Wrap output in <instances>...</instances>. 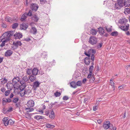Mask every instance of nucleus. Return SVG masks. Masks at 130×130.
Instances as JSON below:
<instances>
[{
    "label": "nucleus",
    "mask_w": 130,
    "mask_h": 130,
    "mask_svg": "<svg viewBox=\"0 0 130 130\" xmlns=\"http://www.w3.org/2000/svg\"><path fill=\"white\" fill-rule=\"evenodd\" d=\"M102 122V120H97V122L99 124L101 123Z\"/></svg>",
    "instance_id": "69168bd1"
},
{
    "label": "nucleus",
    "mask_w": 130,
    "mask_h": 130,
    "mask_svg": "<svg viewBox=\"0 0 130 130\" xmlns=\"http://www.w3.org/2000/svg\"><path fill=\"white\" fill-rule=\"evenodd\" d=\"M39 18L36 15H34L32 17V20L36 22L38 21L39 20Z\"/></svg>",
    "instance_id": "a878e982"
},
{
    "label": "nucleus",
    "mask_w": 130,
    "mask_h": 130,
    "mask_svg": "<svg viewBox=\"0 0 130 130\" xmlns=\"http://www.w3.org/2000/svg\"><path fill=\"white\" fill-rule=\"evenodd\" d=\"M14 85L13 83H8L6 84V86L8 89L10 90H11L13 87Z\"/></svg>",
    "instance_id": "f8f14e48"
},
{
    "label": "nucleus",
    "mask_w": 130,
    "mask_h": 130,
    "mask_svg": "<svg viewBox=\"0 0 130 130\" xmlns=\"http://www.w3.org/2000/svg\"><path fill=\"white\" fill-rule=\"evenodd\" d=\"M2 40L3 41L2 42V43L0 45V46L1 47H3L5 45V42L7 41V40H4L3 39H2Z\"/></svg>",
    "instance_id": "e433bc0d"
},
{
    "label": "nucleus",
    "mask_w": 130,
    "mask_h": 130,
    "mask_svg": "<svg viewBox=\"0 0 130 130\" xmlns=\"http://www.w3.org/2000/svg\"><path fill=\"white\" fill-rule=\"evenodd\" d=\"M110 122L109 121H106L104 122L103 125V127L105 129H108L110 127Z\"/></svg>",
    "instance_id": "20e7f679"
},
{
    "label": "nucleus",
    "mask_w": 130,
    "mask_h": 130,
    "mask_svg": "<svg viewBox=\"0 0 130 130\" xmlns=\"http://www.w3.org/2000/svg\"><path fill=\"white\" fill-rule=\"evenodd\" d=\"M115 8L117 9H120L121 8L120 6L117 3L115 4Z\"/></svg>",
    "instance_id": "f704fd0d"
},
{
    "label": "nucleus",
    "mask_w": 130,
    "mask_h": 130,
    "mask_svg": "<svg viewBox=\"0 0 130 130\" xmlns=\"http://www.w3.org/2000/svg\"><path fill=\"white\" fill-rule=\"evenodd\" d=\"M28 27V24L27 23H23L20 25V29L21 30H26Z\"/></svg>",
    "instance_id": "423d86ee"
},
{
    "label": "nucleus",
    "mask_w": 130,
    "mask_h": 130,
    "mask_svg": "<svg viewBox=\"0 0 130 130\" xmlns=\"http://www.w3.org/2000/svg\"><path fill=\"white\" fill-rule=\"evenodd\" d=\"M51 112L49 115V117L52 119H53L54 118V113L53 110L51 109Z\"/></svg>",
    "instance_id": "412c9836"
},
{
    "label": "nucleus",
    "mask_w": 130,
    "mask_h": 130,
    "mask_svg": "<svg viewBox=\"0 0 130 130\" xmlns=\"http://www.w3.org/2000/svg\"><path fill=\"white\" fill-rule=\"evenodd\" d=\"M84 54L86 55L88 57H89L90 56V54H87L86 52H85Z\"/></svg>",
    "instance_id": "338daca9"
},
{
    "label": "nucleus",
    "mask_w": 130,
    "mask_h": 130,
    "mask_svg": "<svg viewBox=\"0 0 130 130\" xmlns=\"http://www.w3.org/2000/svg\"><path fill=\"white\" fill-rule=\"evenodd\" d=\"M13 45L17 48L18 46H20L22 45V43L20 41H14L13 43Z\"/></svg>",
    "instance_id": "1a4fd4ad"
},
{
    "label": "nucleus",
    "mask_w": 130,
    "mask_h": 130,
    "mask_svg": "<svg viewBox=\"0 0 130 130\" xmlns=\"http://www.w3.org/2000/svg\"><path fill=\"white\" fill-rule=\"evenodd\" d=\"M128 25H125L121 26L120 27V28L123 30H126L128 29Z\"/></svg>",
    "instance_id": "393cba45"
},
{
    "label": "nucleus",
    "mask_w": 130,
    "mask_h": 130,
    "mask_svg": "<svg viewBox=\"0 0 130 130\" xmlns=\"http://www.w3.org/2000/svg\"><path fill=\"white\" fill-rule=\"evenodd\" d=\"M10 93V90H7L5 92V94L6 96H7L9 95Z\"/></svg>",
    "instance_id": "603ef678"
},
{
    "label": "nucleus",
    "mask_w": 130,
    "mask_h": 130,
    "mask_svg": "<svg viewBox=\"0 0 130 130\" xmlns=\"http://www.w3.org/2000/svg\"><path fill=\"white\" fill-rule=\"evenodd\" d=\"M89 57H86L85 59L84 62L86 64L89 65L90 62Z\"/></svg>",
    "instance_id": "aec40b11"
},
{
    "label": "nucleus",
    "mask_w": 130,
    "mask_h": 130,
    "mask_svg": "<svg viewBox=\"0 0 130 130\" xmlns=\"http://www.w3.org/2000/svg\"><path fill=\"white\" fill-rule=\"evenodd\" d=\"M61 93L60 92H56V93H54V95L56 97H59L61 95Z\"/></svg>",
    "instance_id": "79ce46f5"
},
{
    "label": "nucleus",
    "mask_w": 130,
    "mask_h": 130,
    "mask_svg": "<svg viewBox=\"0 0 130 130\" xmlns=\"http://www.w3.org/2000/svg\"><path fill=\"white\" fill-rule=\"evenodd\" d=\"M5 20V21L10 23H11L12 22V18L8 16L6 17Z\"/></svg>",
    "instance_id": "4be33fe9"
},
{
    "label": "nucleus",
    "mask_w": 130,
    "mask_h": 130,
    "mask_svg": "<svg viewBox=\"0 0 130 130\" xmlns=\"http://www.w3.org/2000/svg\"><path fill=\"white\" fill-rule=\"evenodd\" d=\"M117 3L120 6L121 8L124 6H127V2L123 1L122 0H118Z\"/></svg>",
    "instance_id": "7ed1b4c3"
},
{
    "label": "nucleus",
    "mask_w": 130,
    "mask_h": 130,
    "mask_svg": "<svg viewBox=\"0 0 130 130\" xmlns=\"http://www.w3.org/2000/svg\"><path fill=\"white\" fill-rule=\"evenodd\" d=\"M103 43L102 42H101L98 44V45L97 46V47L98 48H101L103 45Z\"/></svg>",
    "instance_id": "37998d69"
},
{
    "label": "nucleus",
    "mask_w": 130,
    "mask_h": 130,
    "mask_svg": "<svg viewBox=\"0 0 130 130\" xmlns=\"http://www.w3.org/2000/svg\"><path fill=\"white\" fill-rule=\"evenodd\" d=\"M5 90V89L4 88H2L1 89V91L2 92H4Z\"/></svg>",
    "instance_id": "774afa93"
},
{
    "label": "nucleus",
    "mask_w": 130,
    "mask_h": 130,
    "mask_svg": "<svg viewBox=\"0 0 130 130\" xmlns=\"http://www.w3.org/2000/svg\"><path fill=\"white\" fill-rule=\"evenodd\" d=\"M124 13L126 14H128L130 13V9L129 8L125 9Z\"/></svg>",
    "instance_id": "c756f323"
},
{
    "label": "nucleus",
    "mask_w": 130,
    "mask_h": 130,
    "mask_svg": "<svg viewBox=\"0 0 130 130\" xmlns=\"http://www.w3.org/2000/svg\"><path fill=\"white\" fill-rule=\"evenodd\" d=\"M87 81V79L86 78H84L82 80L83 83L84 84H85Z\"/></svg>",
    "instance_id": "0e129e2a"
},
{
    "label": "nucleus",
    "mask_w": 130,
    "mask_h": 130,
    "mask_svg": "<svg viewBox=\"0 0 130 130\" xmlns=\"http://www.w3.org/2000/svg\"><path fill=\"white\" fill-rule=\"evenodd\" d=\"M7 99L6 98H4L3 99V104H4V103L7 102Z\"/></svg>",
    "instance_id": "6e6d98bb"
},
{
    "label": "nucleus",
    "mask_w": 130,
    "mask_h": 130,
    "mask_svg": "<svg viewBox=\"0 0 130 130\" xmlns=\"http://www.w3.org/2000/svg\"><path fill=\"white\" fill-rule=\"evenodd\" d=\"M91 32H96L97 31H96L95 29H91L90 30Z\"/></svg>",
    "instance_id": "052dcab7"
},
{
    "label": "nucleus",
    "mask_w": 130,
    "mask_h": 130,
    "mask_svg": "<svg viewBox=\"0 0 130 130\" xmlns=\"http://www.w3.org/2000/svg\"><path fill=\"white\" fill-rule=\"evenodd\" d=\"M14 121L13 120L11 119H10L9 120V124H10L12 125L14 123Z\"/></svg>",
    "instance_id": "a19ab883"
},
{
    "label": "nucleus",
    "mask_w": 130,
    "mask_h": 130,
    "mask_svg": "<svg viewBox=\"0 0 130 130\" xmlns=\"http://www.w3.org/2000/svg\"><path fill=\"white\" fill-rule=\"evenodd\" d=\"M93 110L94 111H96L97 109V107L96 106H94L93 107Z\"/></svg>",
    "instance_id": "bf43d9fd"
},
{
    "label": "nucleus",
    "mask_w": 130,
    "mask_h": 130,
    "mask_svg": "<svg viewBox=\"0 0 130 130\" xmlns=\"http://www.w3.org/2000/svg\"><path fill=\"white\" fill-rule=\"evenodd\" d=\"M12 51L11 50H7L5 53V55L6 57L10 56L12 54Z\"/></svg>",
    "instance_id": "9b49d317"
},
{
    "label": "nucleus",
    "mask_w": 130,
    "mask_h": 130,
    "mask_svg": "<svg viewBox=\"0 0 130 130\" xmlns=\"http://www.w3.org/2000/svg\"><path fill=\"white\" fill-rule=\"evenodd\" d=\"M110 35L112 36H116L118 35V33H110Z\"/></svg>",
    "instance_id": "864d4df0"
},
{
    "label": "nucleus",
    "mask_w": 130,
    "mask_h": 130,
    "mask_svg": "<svg viewBox=\"0 0 130 130\" xmlns=\"http://www.w3.org/2000/svg\"><path fill=\"white\" fill-rule=\"evenodd\" d=\"M95 80V78L94 77L92 76L90 79V81L91 83H93L94 80Z\"/></svg>",
    "instance_id": "8fccbe9b"
},
{
    "label": "nucleus",
    "mask_w": 130,
    "mask_h": 130,
    "mask_svg": "<svg viewBox=\"0 0 130 130\" xmlns=\"http://www.w3.org/2000/svg\"><path fill=\"white\" fill-rule=\"evenodd\" d=\"M76 84V86H82V83L81 81H78L77 82Z\"/></svg>",
    "instance_id": "58836bf2"
},
{
    "label": "nucleus",
    "mask_w": 130,
    "mask_h": 130,
    "mask_svg": "<svg viewBox=\"0 0 130 130\" xmlns=\"http://www.w3.org/2000/svg\"><path fill=\"white\" fill-rule=\"evenodd\" d=\"M26 73L28 75H31L32 73V70L31 69H26Z\"/></svg>",
    "instance_id": "c85d7f7f"
},
{
    "label": "nucleus",
    "mask_w": 130,
    "mask_h": 130,
    "mask_svg": "<svg viewBox=\"0 0 130 130\" xmlns=\"http://www.w3.org/2000/svg\"><path fill=\"white\" fill-rule=\"evenodd\" d=\"M27 105L29 107H31L34 106V102L32 100H30L28 102Z\"/></svg>",
    "instance_id": "6e6552de"
},
{
    "label": "nucleus",
    "mask_w": 130,
    "mask_h": 130,
    "mask_svg": "<svg viewBox=\"0 0 130 130\" xmlns=\"http://www.w3.org/2000/svg\"><path fill=\"white\" fill-rule=\"evenodd\" d=\"M110 85H111L112 86V88H113V90H114V84L115 83H114V82H113V81H110Z\"/></svg>",
    "instance_id": "c03bdc74"
},
{
    "label": "nucleus",
    "mask_w": 130,
    "mask_h": 130,
    "mask_svg": "<svg viewBox=\"0 0 130 130\" xmlns=\"http://www.w3.org/2000/svg\"><path fill=\"white\" fill-rule=\"evenodd\" d=\"M32 38L31 37H27L26 38L24 39V40L26 41L29 42L31 40V39Z\"/></svg>",
    "instance_id": "72a5a7b5"
},
{
    "label": "nucleus",
    "mask_w": 130,
    "mask_h": 130,
    "mask_svg": "<svg viewBox=\"0 0 130 130\" xmlns=\"http://www.w3.org/2000/svg\"><path fill=\"white\" fill-rule=\"evenodd\" d=\"M46 3L47 1L46 0H40V3L42 4H44Z\"/></svg>",
    "instance_id": "a18cd8bd"
},
{
    "label": "nucleus",
    "mask_w": 130,
    "mask_h": 130,
    "mask_svg": "<svg viewBox=\"0 0 130 130\" xmlns=\"http://www.w3.org/2000/svg\"><path fill=\"white\" fill-rule=\"evenodd\" d=\"M97 39L95 37L93 36H91L90 38L89 42L92 45L96 44L97 42Z\"/></svg>",
    "instance_id": "f03ea898"
},
{
    "label": "nucleus",
    "mask_w": 130,
    "mask_h": 130,
    "mask_svg": "<svg viewBox=\"0 0 130 130\" xmlns=\"http://www.w3.org/2000/svg\"><path fill=\"white\" fill-rule=\"evenodd\" d=\"M91 75H92V73H89V74H88V75L87 76V78H90L91 77Z\"/></svg>",
    "instance_id": "13d9d810"
},
{
    "label": "nucleus",
    "mask_w": 130,
    "mask_h": 130,
    "mask_svg": "<svg viewBox=\"0 0 130 130\" xmlns=\"http://www.w3.org/2000/svg\"><path fill=\"white\" fill-rule=\"evenodd\" d=\"M14 38L16 39H20L22 38V35L20 33H16L14 35Z\"/></svg>",
    "instance_id": "4468645a"
},
{
    "label": "nucleus",
    "mask_w": 130,
    "mask_h": 130,
    "mask_svg": "<svg viewBox=\"0 0 130 130\" xmlns=\"http://www.w3.org/2000/svg\"><path fill=\"white\" fill-rule=\"evenodd\" d=\"M120 23L123 24L127 22L128 21V20L125 18L120 19L119 21Z\"/></svg>",
    "instance_id": "b1692460"
},
{
    "label": "nucleus",
    "mask_w": 130,
    "mask_h": 130,
    "mask_svg": "<svg viewBox=\"0 0 130 130\" xmlns=\"http://www.w3.org/2000/svg\"><path fill=\"white\" fill-rule=\"evenodd\" d=\"M19 100V99L18 98H16L14 99L13 100V102L14 103L17 102Z\"/></svg>",
    "instance_id": "3c124183"
},
{
    "label": "nucleus",
    "mask_w": 130,
    "mask_h": 130,
    "mask_svg": "<svg viewBox=\"0 0 130 130\" xmlns=\"http://www.w3.org/2000/svg\"><path fill=\"white\" fill-rule=\"evenodd\" d=\"M7 82V80L5 78L2 79L1 81V84L2 85L4 84L5 83H6Z\"/></svg>",
    "instance_id": "473e14b6"
},
{
    "label": "nucleus",
    "mask_w": 130,
    "mask_h": 130,
    "mask_svg": "<svg viewBox=\"0 0 130 130\" xmlns=\"http://www.w3.org/2000/svg\"><path fill=\"white\" fill-rule=\"evenodd\" d=\"M39 70L37 68H35L32 70V75L36 76L38 74Z\"/></svg>",
    "instance_id": "2eb2a0df"
},
{
    "label": "nucleus",
    "mask_w": 130,
    "mask_h": 130,
    "mask_svg": "<svg viewBox=\"0 0 130 130\" xmlns=\"http://www.w3.org/2000/svg\"><path fill=\"white\" fill-rule=\"evenodd\" d=\"M29 79L31 82H33L36 79V76L32 74L30 75L29 76Z\"/></svg>",
    "instance_id": "f3484780"
},
{
    "label": "nucleus",
    "mask_w": 130,
    "mask_h": 130,
    "mask_svg": "<svg viewBox=\"0 0 130 130\" xmlns=\"http://www.w3.org/2000/svg\"><path fill=\"white\" fill-rule=\"evenodd\" d=\"M32 11L31 10H29V12L27 13V15L30 16L32 15Z\"/></svg>",
    "instance_id": "49530a36"
},
{
    "label": "nucleus",
    "mask_w": 130,
    "mask_h": 130,
    "mask_svg": "<svg viewBox=\"0 0 130 130\" xmlns=\"http://www.w3.org/2000/svg\"><path fill=\"white\" fill-rule=\"evenodd\" d=\"M94 54H93L91 55V59L93 61L94 60Z\"/></svg>",
    "instance_id": "680f3d73"
},
{
    "label": "nucleus",
    "mask_w": 130,
    "mask_h": 130,
    "mask_svg": "<svg viewBox=\"0 0 130 130\" xmlns=\"http://www.w3.org/2000/svg\"><path fill=\"white\" fill-rule=\"evenodd\" d=\"M98 31H99V32H105L104 29L102 27L98 28Z\"/></svg>",
    "instance_id": "c9c22d12"
},
{
    "label": "nucleus",
    "mask_w": 130,
    "mask_h": 130,
    "mask_svg": "<svg viewBox=\"0 0 130 130\" xmlns=\"http://www.w3.org/2000/svg\"><path fill=\"white\" fill-rule=\"evenodd\" d=\"M11 35V33H4L3 36H4V37L5 39L6 38V40H7V39L9 40V37Z\"/></svg>",
    "instance_id": "ddd939ff"
},
{
    "label": "nucleus",
    "mask_w": 130,
    "mask_h": 130,
    "mask_svg": "<svg viewBox=\"0 0 130 130\" xmlns=\"http://www.w3.org/2000/svg\"><path fill=\"white\" fill-rule=\"evenodd\" d=\"M104 27L107 32H111L112 30V27L111 26H107Z\"/></svg>",
    "instance_id": "6ab92c4d"
},
{
    "label": "nucleus",
    "mask_w": 130,
    "mask_h": 130,
    "mask_svg": "<svg viewBox=\"0 0 130 130\" xmlns=\"http://www.w3.org/2000/svg\"><path fill=\"white\" fill-rule=\"evenodd\" d=\"M28 79L29 78H28V77L26 76H24L23 78V79L24 81L25 82L27 81L28 80Z\"/></svg>",
    "instance_id": "09e8293b"
},
{
    "label": "nucleus",
    "mask_w": 130,
    "mask_h": 130,
    "mask_svg": "<svg viewBox=\"0 0 130 130\" xmlns=\"http://www.w3.org/2000/svg\"><path fill=\"white\" fill-rule=\"evenodd\" d=\"M18 26V24L17 23H16L13 24L12 26V27L13 29L16 28Z\"/></svg>",
    "instance_id": "4c0bfd02"
},
{
    "label": "nucleus",
    "mask_w": 130,
    "mask_h": 130,
    "mask_svg": "<svg viewBox=\"0 0 130 130\" xmlns=\"http://www.w3.org/2000/svg\"><path fill=\"white\" fill-rule=\"evenodd\" d=\"M69 99V97L66 96H64L63 97V99L64 100H67Z\"/></svg>",
    "instance_id": "5fc2aeb1"
},
{
    "label": "nucleus",
    "mask_w": 130,
    "mask_h": 130,
    "mask_svg": "<svg viewBox=\"0 0 130 130\" xmlns=\"http://www.w3.org/2000/svg\"><path fill=\"white\" fill-rule=\"evenodd\" d=\"M46 126L47 128H53L55 127L54 125H52L50 124H46Z\"/></svg>",
    "instance_id": "7c9ffc66"
},
{
    "label": "nucleus",
    "mask_w": 130,
    "mask_h": 130,
    "mask_svg": "<svg viewBox=\"0 0 130 130\" xmlns=\"http://www.w3.org/2000/svg\"><path fill=\"white\" fill-rule=\"evenodd\" d=\"M34 24H35L31 22L30 23V25L31 27V31L33 32H37V29L34 26Z\"/></svg>",
    "instance_id": "9d476101"
},
{
    "label": "nucleus",
    "mask_w": 130,
    "mask_h": 130,
    "mask_svg": "<svg viewBox=\"0 0 130 130\" xmlns=\"http://www.w3.org/2000/svg\"><path fill=\"white\" fill-rule=\"evenodd\" d=\"M40 83L38 81L34 82L33 83V87L35 88H36L39 87Z\"/></svg>",
    "instance_id": "a211bd4d"
},
{
    "label": "nucleus",
    "mask_w": 130,
    "mask_h": 130,
    "mask_svg": "<svg viewBox=\"0 0 130 130\" xmlns=\"http://www.w3.org/2000/svg\"><path fill=\"white\" fill-rule=\"evenodd\" d=\"M125 86L124 85H122L121 86H119L118 87V88L119 89H121L124 88Z\"/></svg>",
    "instance_id": "4d7b16f0"
},
{
    "label": "nucleus",
    "mask_w": 130,
    "mask_h": 130,
    "mask_svg": "<svg viewBox=\"0 0 130 130\" xmlns=\"http://www.w3.org/2000/svg\"><path fill=\"white\" fill-rule=\"evenodd\" d=\"M71 86L74 88H76L77 86L76 83L74 82H72L70 83Z\"/></svg>",
    "instance_id": "bb28decb"
},
{
    "label": "nucleus",
    "mask_w": 130,
    "mask_h": 130,
    "mask_svg": "<svg viewBox=\"0 0 130 130\" xmlns=\"http://www.w3.org/2000/svg\"><path fill=\"white\" fill-rule=\"evenodd\" d=\"M94 69V67L93 66H92L90 67L89 69V73H92Z\"/></svg>",
    "instance_id": "ea45409f"
},
{
    "label": "nucleus",
    "mask_w": 130,
    "mask_h": 130,
    "mask_svg": "<svg viewBox=\"0 0 130 130\" xmlns=\"http://www.w3.org/2000/svg\"><path fill=\"white\" fill-rule=\"evenodd\" d=\"M27 17V12L24 13L22 16L21 20L22 21H23L26 19Z\"/></svg>",
    "instance_id": "5701e85b"
},
{
    "label": "nucleus",
    "mask_w": 130,
    "mask_h": 130,
    "mask_svg": "<svg viewBox=\"0 0 130 130\" xmlns=\"http://www.w3.org/2000/svg\"><path fill=\"white\" fill-rule=\"evenodd\" d=\"M31 5V9L32 10L34 11H36L38 8L37 5L36 4H32Z\"/></svg>",
    "instance_id": "0eeeda50"
},
{
    "label": "nucleus",
    "mask_w": 130,
    "mask_h": 130,
    "mask_svg": "<svg viewBox=\"0 0 130 130\" xmlns=\"http://www.w3.org/2000/svg\"><path fill=\"white\" fill-rule=\"evenodd\" d=\"M34 118L36 119L37 120H39L40 119H43L44 118V117L41 116L37 115L34 117Z\"/></svg>",
    "instance_id": "cd10ccee"
},
{
    "label": "nucleus",
    "mask_w": 130,
    "mask_h": 130,
    "mask_svg": "<svg viewBox=\"0 0 130 130\" xmlns=\"http://www.w3.org/2000/svg\"><path fill=\"white\" fill-rule=\"evenodd\" d=\"M2 26L3 28H6L7 26V25L6 24L3 23L2 24Z\"/></svg>",
    "instance_id": "e2e57ef3"
},
{
    "label": "nucleus",
    "mask_w": 130,
    "mask_h": 130,
    "mask_svg": "<svg viewBox=\"0 0 130 130\" xmlns=\"http://www.w3.org/2000/svg\"><path fill=\"white\" fill-rule=\"evenodd\" d=\"M19 78L18 77H15L12 80V82L14 85L17 84L18 83H20L21 84H22V81H20V82Z\"/></svg>",
    "instance_id": "39448f33"
},
{
    "label": "nucleus",
    "mask_w": 130,
    "mask_h": 130,
    "mask_svg": "<svg viewBox=\"0 0 130 130\" xmlns=\"http://www.w3.org/2000/svg\"><path fill=\"white\" fill-rule=\"evenodd\" d=\"M47 56V54L45 52H43L42 54V56L43 57H46Z\"/></svg>",
    "instance_id": "de8ad7c7"
},
{
    "label": "nucleus",
    "mask_w": 130,
    "mask_h": 130,
    "mask_svg": "<svg viewBox=\"0 0 130 130\" xmlns=\"http://www.w3.org/2000/svg\"><path fill=\"white\" fill-rule=\"evenodd\" d=\"M3 121L5 126H7L9 124V120L7 117L4 118L3 119Z\"/></svg>",
    "instance_id": "dca6fc26"
},
{
    "label": "nucleus",
    "mask_w": 130,
    "mask_h": 130,
    "mask_svg": "<svg viewBox=\"0 0 130 130\" xmlns=\"http://www.w3.org/2000/svg\"><path fill=\"white\" fill-rule=\"evenodd\" d=\"M31 92L30 88L26 87L23 89L20 92V94L21 96L22 97L25 94L29 95Z\"/></svg>",
    "instance_id": "f257e3e1"
},
{
    "label": "nucleus",
    "mask_w": 130,
    "mask_h": 130,
    "mask_svg": "<svg viewBox=\"0 0 130 130\" xmlns=\"http://www.w3.org/2000/svg\"><path fill=\"white\" fill-rule=\"evenodd\" d=\"M26 111L27 112H30L33 111L34 110L33 108H27L25 109Z\"/></svg>",
    "instance_id": "2f4dec72"
}]
</instances>
